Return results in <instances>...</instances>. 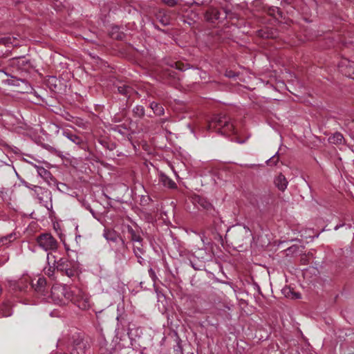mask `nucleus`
Instances as JSON below:
<instances>
[{
  "instance_id": "nucleus-1",
  "label": "nucleus",
  "mask_w": 354,
  "mask_h": 354,
  "mask_svg": "<svg viewBox=\"0 0 354 354\" xmlns=\"http://www.w3.org/2000/svg\"><path fill=\"white\" fill-rule=\"evenodd\" d=\"M47 261L48 265L52 264L58 271L71 278L78 273V264L71 260H68L66 257L56 259V257L53 254H47Z\"/></svg>"
},
{
  "instance_id": "nucleus-2",
  "label": "nucleus",
  "mask_w": 354,
  "mask_h": 354,
  "mask_svg": "<svg viewBox=\"0 0 354 354\" xmlns=\"http://www.w3.org/2000/svg\"><path fill=\"white\" fill-rule=\"evenodd\" d=\"M207 129L210 131H215L224 136L236 133L234 127L230 122V119L223 114L214 115L209 122Z\"/></svg>"
},
{
  "instance_id": "nucleus-3",
  "label": "nucleus",
  "mask_w": 354,
  "mask_h": 354,
  "mask_svg": "<svg viewBox=\"0 0 354 354\" xmlns=\"http://www.w3.org/2000/svg\"><path fill=\"white\" fill-rule=\"evenodd\" d=\"M50 299L57 305H65L72 299V290L65 285L55 284L51 288Z\"/></svg>"
},
{
  "instance_id": "nucleus-4",
  "label": "nucleus",
  "mask_w": 354,
  "mask_h": 354,
  "mask_svg": "<svg viewBox=\"0 0 354 354\" xmlns=\"http://www.w3.org/2000/svg\"><path fill=\"white\" fill-rule=\"evenodd\" d=\"M9 66L13 73H16L25 78V75L32 68L30 61L25 57H14L9 61Z\"/></svg>"
},
{
  "instance_id": "nucleus-5",
  "label": "nucleus",
  "mask_w": 354,
  "mask_h": 354,
  "mask_svg": "<svg viewBox=\"0 0 354 354\" xmlns=\"http://www.w3.org/2000/svg\"><path fill=\"white\" fill-rule=\"evenodd\" d=\"M36 243L40 248L48 252V254H52L59 245L57 241L49 233L39 235L36 239Z\"/></svg>"
},
{
  "instance_id": "nucleus-6",
  "label": "nucleus",
  "mask_w": 354,
  "mask_h": 354,
  "mask_svg": "<svg viewBox=\"0 0 354 354\" xmlns=\"http://www.w3.org/2000/svg\"><path fill=\"white\" fill-rule=\"evenodd\" d=\"M88 345L80 334L73 335L68 351L71 354H85Z\"/></svg>"
},
{
  "instance_id": "nucleus-7",
  "label": "nucleus",
  "mask_w": 354,
  "mask_h": 354,
  "mask_svg": "<svg viewBox=\"0 0 354 354\" xmlns=\"http://www.w3.org/2000/svg\"><path fill=\"white\" fill-rule=\"evenodd\" d=\"M70 301L82 310H86L90 307V297L81 289L75 288L72 290V299Z\"/></svg>"
},
{
  "instance_id": "nucleus-8",
  "label": "nucleus",
  "mask_w": 354,
  "mask_h": 354,
  "mask_svg": "<svg viewBox=\"0 0 354 354\" xmlns=\"http://www.w3.org/2000/svg\"><path fill=\"white\" fill-rule=\"evenodd\" d=\"M227 18V12L225 10H218L211 8L205 13V19L207 21L216 23L221 22Z\"/></svg>"
},
{
  "instance_id": "nucleus-9",
  "label": "nucleus",
  "mask_w": 354,
  "mask_h": 354,
  "mask_svg": "<svg viewBox=\"0 0 354 354\" xmlns=\"http://www.w3.org/2000/svg\"><path fill=\"white\" fill-rule=\"evenodd\" d=\"M338 67L343 75L354 79V62L342 59L339 63Z\"/></svg>"
},
{
  "instance_id": "nucleus-10",
  "label": "nucleus",
  "mask_w": 354,
  "mask_h": 354,
  "mask_svg": "<svg viewBox=\"0 0 354 354\" xmlns=\"http://www.w3.org/2000/svg\"><path fill=\"white\" fill-rule=\"evenodd\" d=\"M104 237L108 241L111 242H117L118 240H120L122 243V245L124 247L127 246V244L123 239H122L119 234L113 230H104Z\"/></svg>"
},
{
  "instance_id": "nucleus-11",
  "label": "nucleus",
  "mask_w": 354,
  "mask_h": 354,
  "mask_svg": "<svg viewBox=\"0 0 354 354\" xmlns=\"http://www.w3.org/2000/svg\"><path fill=\"white\" fill-rule=\"evenodd\" d=\"M159 182L165 187L169 189H176L177 188L176 183L167 175H165L162 172H160L158 175Z\"/></svg>"
},
{
  "instance_id": "nucleus-12",
  "label": "nucleus",
  "mask_w": 354,
  "mask_h": 354,
  "mask_svg": "<svg viewBox=\"0 0 354 354\" xmlns=\"http://www.w3.org/2000/svg\"><path fill=\"white\" fill-rule=\"evenodd\" d=\"M12 314V310L10 301H6L0 304V318L10 317Z\"/></svg>"
},
{
  "instance_id": "nucleus-13",
  "label": "nucleus",
  "mask_w": 354,
  "mask_h": 354,
  "mask_svg": "<svg viewBox=\"0 0 354 354\" xmlns=\"http://www.w3.org/2000/svg\"><path fill=\"white\" fill-rule=\"evenodd\" d=\"M127 228V232L130 236L129 239L132 242L136 243H142L143 239L141 237L138 230H135L130 225H128Z\"/></svg>"
},
{
  "instance_id": "nucleus-14",
  "label": "nucleus",
  "mask_w": 354,
  "mask_h": 354,
  "mask_svg": "<svg viewBox=\"0 0 354 354\" xmlns=\"http://www.w3.org/2000/svg\"><path fill=\"white\" fill-rule=\"evenodd\" d=\"M138 245H133V253L135 254V256L137 257L138 259V262L140 263V264H143L144 261H145V259L142 257V255L144 254L145 253V250L142 248V243H137Z\"/></svg>"
},
{
  "instance_id": "nucleus-15",
  "label": "nucleus",
  "mask_w": 354,
  "mask_h": 354,
  "mask_svg": "<svg viewBox=\"0 0 354 354\" xmlns=\"http://www.w3.org/2000/svg\"><path fill=\"white\" fill-rule=\"evenodd\" d=\"M274 184L279 190L284 191L287 187L288 180L283 175L280 174L275 178Z\"/></svg>"
},
{
  "instance_id": "nucleus-16",
  "label": "nucleus",
  "mask_w": 354,
  "mask_h": 354,
  "mask_svg": "<svg viewBox=\"0 0 354 354\" xmlns=\"http://www.w3.org/2000/svg\"><path fill=\"white\" fill-rule=\"evenodd\" d=\"M62 135L70 140L71 142L79 145L82 143V139L75 134H73L68 129H65L62 131Z\"/></svg>"
},
{
  "instance_id": "nucleus-17",
  "label": "nucleus",
  "mask_w": 354,
  "mask_h": 354,
  "mask_svg": "<svg viewBox=\"0 0 354 354\" xmlns=\"http://www.w3.org/2000/svg\"><path fill=\"white\" fill-rule=\"evenodd\" d=\"M0 44H3L6 46H18V42L16 37L8 36L0 38Z\"/></svg>"
},
{
  "instance_id": "nucleus-18",
  "label": "nucleus",
  "mask_w": 354,
  "mask_h": 354,
  "mask_svg": "<svg viewBox=\"0 0 354 354\" xmlns=\"http://www.w3.org/2000/svg\"><path fill=\"white\" fill-rule=\"evenodd\" d=\"M46 284V279L44 277H39L37 280L36 283H32V287L37 292H41L44 291Z\"/></svg>"
},
{
  "instance_id": "nucleus-19",
  "label": "nucleus",
  "mask_w": 354,
  "mask_h": 354,
  "mask_svg": "<svg viewBox=\"0 0 354 354\" xmlns=\"http://www.w3.org/2000/svg\"><path fill=\"white\" fill-rule=\"evenodd\" d=\"M150 108L153 110V113L157 115H163L165 114L164 108L156 102H152L150 104Z\"/></svg>"
},
{
  "instance_id": "nucleus-20",
  "label": "nucleus",
  "mask_w": 354,
  "mask_h": 354,
  "mask_svg": "<svg viewBox=\"0 0 354 354\" xmlns=\"http://www.w3.org/2000/svg\"><path fill=\"white\" fill-rule=\"evenodd\" d=\"M7 83L11 86H19V82H25V78L20 77H17L15 76L10 75V78L6 80Z\"/></svg>"
},
{
  "instance_id": "nucleus-21",
  "label": "nucleus",
  "mask_w": 354,
  "mask_h": 354,
  "mask_svg": "<svg viewBox=\"0 0 354 354\" xmlns=\"http://www.w3.org/2000/svg\"><path fill=\"white\" fill-rule=\"evenodd\" d=\"M37 174L39 176L45 180H48L50 178V173L48 170L42 167L36 166Z\"/></svg>"
},
{
  "instance_id": "nucleus-22",
  "label": "nucleus",
  "mask_w": 354,
  "mask_h": 354,
  "mask_svg": "<svg viewBox=\"0 0 354 354\" xmlns=\"http://www.w3.org/2000/svg\"><path fill=\"white\" fill-rule=\"evenodd\" d=\"M283 293L286 297H289L291 299L300 298V294L293 292L290 288H284L283 289Z\"/></svg>"
},
{
  "instance_id": "nucleus-23",
  "label": "nucleus",
  "mask_w": 354,
  "mask_h": 354,
  "mask_svg": "<svg viewBox=\"0 0 354 354\" xmlns=\"http://www.w3.org/2000/svg\"><path fill=\"white\" fill-rule=\"evenodd\" d=\"M194 256L202 261H205L207 259V254L205 249L198 248L194 252Z\"/></svg>"
},
{
  "instance_id": "nucleus-24",
  "label": "nucleus",
  "mask_w": 354,
  "mask_h": 354,
  "mask_svg": "<svg viewBox=\"0 0 354 354\" xmlns=\"http://www.w3.org/2000/svg\"><path fill=\"white\" fill-rule=\"evenodd\" d=\"M258 35L263 38H273L274 37L273 32L268 28L259 30L258 31Z\"/></svg>"
},
{
  "instance_id": "nucleus-25",
  "label": "nucleus",
  "mask_w": 354,
  "mask_h": 354,
  "mask_svg": "<svg viewBox=\"0 0 354 354\" xmlns=\"http://www.w3.org/2000/svg\"><path fill=\"white\" fill-rule=\"evenodd\" d=\"M133 113L135 116L142 118L145 115V109L141 105H137L133 109Z\"/></svg>"
},
{
  "instance_id": "nucleus-26",
  "label": "nucleus",
  "mask_w": 354,
  "mask_h": 354,
  "mask_svg": "<svg viewBox=\"0 0 354 354\" xmlns=\"http://www.w3.org/2000/svg\"><path fill=\"white\" fill-rule=\"evenodd\" d=\"M198 203L203 208L206 209H208L212 206L210 203L202 198H198Z\"/></svg>"
},
{
  "instance_id": "nucleus-27",
  "label": "nucleus",
  "mask_w": 354,
  "mask_h": 354,
  "mask_svg": "<svg viewBox=\"0 0 354 354\" xmlns=\"http://www.w3.org/2000/svg\"><path fill=\"white\" fill-rule=\"evenodd\" d=\"M239 234H244L245 238H250L252 236V232L249 227L244 226L243 229L239 232Z\"/></svg>"
},
{
  "instance_id": "nucleus-28",
  "label": "nucleus",
  "mask_w": 354,
  "mask_h": 354,
  "mask_svg": "<svg viewBox=\"0 0 354 354\" xmlns=\"http://www.w3.org/2000/svg\"><path fill=\"white\" fill-rule=\"evenodd\" d=\"M114 130L115 131H118L119 133H120L122 135H125L128 132L127 128H126L125 127L120 126V125L115 127L114 128Z\"/></svg>"
},
{
  "instance_id": "nucleus-29",
  "label": "nucleus",
  "mask_w": 354,
  "mask_h": 354,
  "mask_svg": "<svg viewBox=\"0 0 354 354\" xmlns=\"http://www.w3.org/2000/svg\"><path fill=\"white\" fill-rule=\"evenodd\" d=\"M13 237V235L12 234L6 236H3L0 238V243H2V245H6L8 242L11 241V239Z\"/></svg>"
},
{
  "instance_id": "nucleus-30",
  "label": "nucleus",
  "mask_w": 354,
  "mask_h": 354,
  "mask_svg": "<svg viewBox=\"0 0 354 354\" xmlns=\"http://www.w3.org/2000/svg\"><path fill=\"white\" fill-rule=\"evenodd\" d=\"M118 90L121 94L127 95L129 93L131 88L124 85L122 86H119Z\"/></svg>"
},
{
  "instance_id": "nucleus-31",
  "label": "nucleus",
  "mask_w": 354,
  "mask_h": 354,
  "mask_svg": "<svg viewBox=\"0 0 354 354\" xmlns=\"http://www.w3.org/2000/svg\"><path fill=\"white\" fill-rule=\"evenodd\" d=\"M279 161V157L277 156V153L274 155L272 157H271L268 160V162L270 165H275L277 162Z\"/></svg>"
},
{
  "instance_id": "nucleus-32",
  "label": "nucleus",
  "mask_w": 354,
  "mask_h": 354,
  "mask_svg": "<svg viewBox=\"0 0 354 354\" xmlns=\"http://www.w3.org/2000/svg\"><path fill=\"white\" fill-rule=\"evenodd\" d=\"M118 30V28H113L112 32H111V37L116 39H122V35L121 33H117L115 35V31L116 32Z\"/></svg>"
},
{
  "instance_id": "nucleus-33",
  "label": "nucleus",
  "mask_w": 354,
  "mask_h": 354,
  "mask_svg": "<svg viewBox=\"0 0 354 354\" xmlns=\"http://www.w3.org/2000/svg\"><path fill=\"white\" fill-rule=\"evenodd\" d=\"M333 139H335L337 142L341 143L343 140V136L340 133H336L333 136Z\"/></svg>"
},
{
  "instance_id": "nucleus-34",
  "label": "nucleus",
  "mask_w": 354,
  "mask_h": 354,
  "mask_svg": "<svg viewBox=\"0 0 354 354\" xmlns=\"http://www.w3.org/2000/svg\"><path fill=\"white\" fill-rule=\"evenodd\" d=\"M149 274L150 276V277L151 278V279L155 281L157 277L156 275V273H155V271L151 268L149 269Z\"/></svg>"
},
{
  "instance_id": "nucleus-35",
  "label": "nucleus",
  "mask_w": 354,
  "mask_h": 354,
  "mask_svg": "<svg viewBox=\"0 0 354 354\" xmlns=\"http://www.w3.org/2000/svg\"><path fill=\"white\" fill-rule=\"evenodd\" d=\"M50 266V264L49 265ZM56 269L53 266H50L47 270H45V273L48 275L49 277H51L54 272V270Z\"/></svg>"
},
{
  "instance_id": "nucleus-36",
  "label": "nucleus",
  "mask_w": 354,
  "mask_h": 354,
  "mask_svg": "<svg viewBox=\"0 0 354 354\" xmlns=\"http://www.w3.org/2000/svg\"><path fill=\"white\" fill-rule=\"evenodd\" d=\"M225 76L227 77H236V74L234 72L232 71H227L225 72Z\"/></svg>"
},
{
  "instance_id": "nucleus-37",
  "label": "nucleus",
  "mask_w": 354,
  "mask_h": 354,
  "mask_svg": "<svg viewBox=\"0 0 354 354\" xmlns=\"http://www.w3.org/2000/svg\"><path fill=\"white\" fill-rule=\"evenodd\" d=\"M344 225V224H340V225H337L335 227H334V230H337L338 229H339L341 227H342Z\"/></svg>"
},
{
  "instance_id": "nucleus-38",
  "label": "nucleus",
  "mask_w": 354,
  "mask_h": 354,
  "mask_svg": "<svg viewBox=\"0 0 354 354\" xmlns=\"http://www.w3.org/2000/svg\"><path fill=\"white\" fill-rule=\"evenodd\" d=\"M201 241L203 243V244H206L207 243L205 242V236L204 234H203L201 236Z\"/></svg>"
},
{
  "instance_id": "nucleus-39",
  "label": "nucleus",
  "mask_w": 354,
  "mask_h": 354,
  "mask_svg": "<svg viewBox=\"0 0 354 354\" xmlns=\"http://www.w3.org/2000/svg\"><path fill=\"white\" fill-rule=\"evenodd\" d=\"M254 166H255L254 165H243V167H248V168H252Z\"/></svg>"
},
{
  "instance_id": "nucleus-40",
  "label": "nucleus",
  "mask_w": 354,
  "mask_h": 354,
  "mask_svg": "<svg viewBox=\"0 0 354 354\" xmlns=\"http://www.w3.org/2000/svg\"><path fill=\"white\" fill-rule=\"evenodd\" d=\"M285 1L287 2V3L290 4V3H291L292 0H285Z\"/></svg>"
},
{
  "instance_id": "nucleus-41",
  "label": "nucleus",
  "mask_w": 354,
  "mask_h": 354,
  "mask_svg": "<svg viewBox=\"0 0 354 354\" xmlns=\"http://www.w3.org/2000/svg\"><path fill=\"white\" fill-rule=\"evenodd\" d=\"M80 238H81L80 235H76V236H75L76 241L77 240V239H80Z\"/></svg>"
},
{
  "instance_id": "nucleus-42",
  "label": "nucleus",
  "mask_w": 354,
  "mask_h": 354,
  "mask_svg": "<svg viewBox=\"0 0 354 354\" xmlns=\"http://www.w3.org/2000/svg\"><path fill=\"white\" fill-rule=\"evenodd\" d=\"M54 354H67V353H58V352H56V353H55Z\"/></svg>"
},
{
  "instance_id": "nucleus-43",
  "label": "nucleus",
  "mask_w": 354,
  "mask_h": 354,
  "mask_svg": "<svg viewBox=\"0 0 354 354\" xmlns=\"http://www.w3.org/2000/svg\"><path fill=\"white\" fill-rule=\"evenodd\" d=\"M192 4H196V5H198V3L197 2H196V1H194V2L192 3Z\"/></svg>"
}]
</instances>
